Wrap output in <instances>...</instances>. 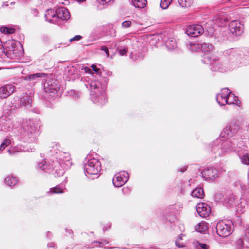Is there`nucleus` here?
<instances>
[{
	"instance_id": "f257e3e1",
	"label": "nucleus",
	"mask_w": 249,
	"mask_h": 249,
	"mask_svg": "<svg viewBox=\"0 0 249 249\" xmlns=\"http://www.w3.org/2000/svg\"><path fill=\"white\" fill-rule=\"evenodd\" d=\"M59 156H56V160H42L38 163V168L48 173L53 174L55 177H60L64 173V164L67 166L71 165L70 155L68 153L59 152Z\"/></svg>"
},
{
	"instance_id": "f03ea898",
	"label": "nucleus",
	"mask_w": 249,
	"mask_h": 249,
	"mask_svg": "<svg viewBox=\"0 0 249 249\" xmlns=\"http://www.w3.org/2000/svg\"><path fill=\"white\" fill-rule=\"evenodd\" d=\"M39 127L38 121L24 120L18 130V140L27 143L35 142L39 134Z\"/></svg>"
},
{
	"instance_id": "7ed1b4c3",
	"label": "nucleus",
	"mask_w": 249,
	"mask_h": 249,
	"mask_svg": "<svg viewBox=\"0 0 249 249\" xmlns=\"http://www.w3.org/2000/svg\"><path fill=\"white\" fill-rule=\"evenodd\" d=\"M85 85L90 90L91 99L94 104L101 106L106 104L107 101L106 92L99 80L88 81Z\"/></svg>"
},
{
	"instance_id": "20e7f679",
	"label": "nucleus",
	"mask_w": 249,
	"mask_h": 249,
	"mask_svg": "<svg viewBox=\"0 0 249 249\" xmlns=\"http://www.w3.org/2000/svg\"><path fill=\"white\" fill-rule=\"evenodd\" d=\"M237 146V142L235 141L216 139L211 143L210 148L216 158L218 156H224L231 151L235 150Z\"/></svg>"
},
{
	"instance_id": "39448f33",
	"label": "nucleus",
	"mask_w": 249,
	"mask_h": 249,
	"mask_svg": "<svg viewBox=\"0 0 249 249\" xmlns=\"http://www.w3.org/2000/svg\"><path fill=\"white\" fill-rule=\"evenodd\" d=\"M46 21L48 22L60 25L63 21H66L70 18V14L67 9L64 7H59L56 10L48 9L45 14Z\"/></svg>"
},
{
	"instance_id": "423d86ee",
	"label": "nucleus",
	"mask_w": 249,
	"mask_h": 249,
	"mask_svg": "<svg viewBox=\"0 0 249 249\" xmlns=\"http://www.w3.org/2000/svg\"><path fill=\"white\" fill-rule=\"evenodd\" d=\"M242 129V123L237 118L232 119L221 133L223 138L232 137L237 134Z\"/></svg>"
},
{
	"instance_id": "0eeeda50",
	"label": "nucleus",
	"mask_w": 249,
	"mask_h": 249,
	"mask_svg": "<svg viewBox=\"0 0 249 249\" xmlns=\"http://www.w3.org/2000/svg\"><path fill=\"white\" fill-rule=\"evenodd\" d=\"M224 56L232 63L235 67L238 66L241 63H244L245 57L243 52L238 49H229L224 51Z\"/></svg>"
},
{
	"instance_id": "6e6552de",
	"label": "nucleus",
	"mask_w": 249,
	"mask_h": 249,
	"mask_svg": "<svg viewBox=\"0 0 249 249\" xmlns=\"http://www.w3.org/2000/svg\"><path fill=\"white\" fill-rule=\"evenodd\" d=\"M85 175H97L101 170V163L98 159L92 158L84 163L83 167Z\"/></svg>"
},
{
	"instance_id": "1a4fd4ad",
	"label": "nucleus",
	"mask_w": 249,
	"mask_h": 249,
	"mask_svg": "<svg viewBox=\"0 0 249 249\" xmlns=\"http://www.w3.org/2000/svg\"><path fill=\"white\" fill-rule=\"evenodd\" d=\"M233 229V225L232 221L228 219L219 221L216 226L217 234L223 237L230 235L232 233Z\"/></svg>"
},
{
	"instance_id": "9d476101",
	"label": "nucleus",
	"mask_w": 249,
	"mask_h": 249,
	"mask_svg": "<svg viewBox=\"0 0 249 249\" xmlns=\"http://www.w3.org/2000/svg\"><path fill=\"white\" fill-rule=\"evenodd\" d=\"M42 85L45 92L48 93L50 96L54 97L59 96L60 88L57 80L48 78L43 80Z\"/></svg>"
},
{
	"instance_id": "9b49d317",
	"label": "nucleus",
	"mask_w": 249,
	"mask_h": 249,
	"mask_svg": "<svg viewBox=\"0 0 249 249\" xmlns=\"http://www.w3.org/2000/svg\"><path fill=\"white\" fill-rule=\"evenodd\" d=\"M32 99L31 96L26 93H22L14 97L12 105L16 108L23 107L27 109L32 106Z\"/></svg>"
},
{
	"instance_id": "f8f14e48",
	"label": "nucleus",
	"mask_w": 249,
	"mask_h": 249,
	"mask_svg": "<svg viewBox=\"0 0 249 249\" xmlns=\"http://www.w3.org/2000/svg\"><path fill=\"white\" fill-rule=\"evenodd\" d=\"M201 61L204 64H210L211 69L213 71H221L222 70V64L219 61V60L210 53L204 54Z\"/></svg>"
},
{
	"instance_id": "ddd939ff",
	"label": "nucleus",
	"mask_w": 249,
	"mask_h": 249,
	"mask_svg": "<svg viewBox=\"0 0 249 249\" xmlns=\"http://www.w3.org/2000/svg\"><path fill=\"white\" fill-rule=\"evenodd\" d=\"M187 48L192 51H197L200 50L202 52H209L213 49V46L210 43H195L193 42H189L186 44Z\"/></svg>"
},
{
	"instance_id": "4468645a",
	"label": "nucleus",
	"mask_w": 249,
	"mask_h": 249,
	"mask_svg": "<svg viewBox=\"0 0 249 249\" xmlns=\"http://www.w3.org/2000/svg\"><path fill=\"white\" fill-rule=\"evenodd\" d=\"M245 241L249 244V226L245 230L244 233L234 241L233 244L234 249H244L245 248H249V245L246 244Z\"/></svg>"
},
{
	"instance_id": "2eb2a0df",
	"label": "nucleus",
	"mask_w": 249,
	"mask_h": 249,
	"mask_svg": "<svg viewBox=\"0 0 249 249\" xmlns=\"http://www.w3.org/2000/svg\"><path fill=\"white\" fill-rule=\"evenodd\" d=\"M244 24L240 21L233 20L229 24L230 32L235 36H240L244 32Z\"/></svg>"
},
{
	"instance_id": "dca6fc26",
	"label": "nucleus",
	"mask_w": 249,
	"mask_h": 249,
	"mask_svg": "<svg viewBox=\"0 0 249 249\" xmlns=\"http://www.w3.org/2000/svg\"><path fill=\"white\" fill-rule=\"evenodd\" d=\"M128 174L123 171L116 174L112 179L113 185L116 187H120L124 185L128 180Z\"/></svg>"
},
{
	"instance_id": "f3484780",
	"label": "nucleus",
	"mask_w": 249,
	"mask_h": 249,
	"mask_svg": "<svg viewBox=\"0 0 249 249\" xmlns=\"http://www.w3.org/2000/svg\"><path fill=\"white\" fill-rule=\"evenodd\" d=\"M204 31V28L201 25L195 24L188 26L185 32L188 36L192 37H196L202 35Z\"/></svg>"
},
{
	"instance_id": "a211bd4d",
	"label": "nucleus",
	"mask_w": 249,
	"mask_h": 249,
	"mask_svg": "<svg viewBox=\"0 0 249 249\" xmlns=\"http://www.w3.org/2000/svg\"><path fill=\"white\" fill-rule=\"evenodd\" d=\"M249 206V195H243L237 203L236 209L238 213H244Z\"/></svg>"
},
{
	"instance_id": "6ab92c4d",
	"label": "nucleus",
	"mask_w": 249,
	"mask_h": 249,
	"mask_svg": "<svg viewBox=\"0 0 249 249\" xmlns=\"http://www.w3.org/2000/svg\"><path fill=\"white\" fill-rule=\"evenodd\" d=\"M202 177L205 180H213L219 176V173L217 169L213 167H207L205 168L201 172Z\"/></svg>"
},
{
	"instance_id": "aec40b11",
	"label": "nucleus",
	"mask_w": 249,
	"mask_h": 249,
	"mask_svg": "<svg viewBox=\"0 0 249 249\" xmlns=\"http://www.w3.org/2000/svg\"><path fill=\"white\" fill-rule=\"evenodd\" d=\"M16 89L15 86L7 84L0 87V100L6 99L10 96Z\"/></svg>"
},
{
	"instance_id": "412c9836",
	"label": "nucleus",
	"mask_w": 249,
	"mask_h": 249,
	"mask_svg": "<svg viewBox=\"0 0 249 249\" xmlns=\"http://www.w3.org/2000/svg\"><path fill=\"white\" fill-rule=\"evenodd\" d=\"M196 210L199 215L203 218L208 216L211 213V208L207 204L205 203H198Z\"/></svg>"
},
{
	"instance_id": "4be33fe9",
	"label": "nucleus",
	"mask_w": 249,
	"mask_h": 249,
	"mask_svg": "<svg viewBox=\"0 0 249 249\" xmlns=\"http://www.w3.org/2000/svg\"><path fill=\"white\" fill-rule=\"evenodd\" d=\"M230 93H231V91L228 88L222 89L221 92L216 95V100L217 103L221 106L226 105L227 104V99Z\"/></svg>"
},
{
	"instance_id": "5701e85b",
	"label": "nucleus",
	"mask_w": 249,
	"mask_h": 249,
	"mask_svg": "<svg viewBox=\"0 0 249 249\" xmlns=\"http://www.w3.org/2000/svg\"><path fill=\"white\" fill-rule=\"evenodd\" d=\"M130 42V39H126L115 43V46L120 55H124L126 54L127 52V48L125 46L128 45Z\"/></svg>"
},
{
	"instance_id": "b1692460",
	"label": "nucleus",
	"mask_w": 249,
	"mask_h": 249,
	"mask_svg": "<svg viewBox=\"0 0 249 249\" xmlns=\"http://www.w3.org/2000/svg\"><path fill=\"white\" fill-rule=\"evenodd\" d=\"M238 202V197L233 194L227 195L224 198V202L226 205L229 207L236 206Z\"/></svg>"
},
{
	"instance_id": "393cba45",
	"label": "nucleus",
	"mask_w": 249,
	"mask_h": 249,
	"mask_svg": "<svg viewBox=\"0 0 249 249\" xmlns=\"http://www.w3.org/2000/svg\"><path fill=\"white\" fill-rule=\"evenodd\" d=\"M233 186L235 191H238L241 193H243L249 189L248 185L246 186L241 180L235 181L233 183Z\"/></svg>"
},
{
	"instance_id": "a878e982",
	"label": "nucleus",
	"mask_w": 249,
	"mask_h": 249,
	"mask_svg": "<svg viewBox=\"0 0 249 249\" xmlns=\"http://www.w3.org/2000/svg\"><path fill=\"white\" fill-rule=\"evenodd\" d=\"M46 74L44 73H36L30 74L24 77V79L25 80H28L35 83L37 82L39 78L43 77L46 76Z\"/></svg>"
},
{
	"instance_id": "bb28decb",
	"label": "nucleus",
	"mask_w": 249,
	"mask_h": 249,
	"mask_svg": "<svg viewBox=\"0 0 249 249\" xmlns=\"http://www.w3.org/2000/svg\"><path fill=\"white\" fill-rule=\"evenodd\" d=\"M227 104L228 105H235L239 107L241 104L240 101L238 99V97L236 96L231 91V93L228 95L227 99Z\"/></svg>"
},
{
	"instance_id": "cd10ccee",
	"label": "nucleus",
	"mask_w": 249,
	"mask_h": 249,
	"mask_svg": "<svg viewBox=\"0 0 249 249\" xmlns=\"http://www.w3.org/2000/svg\"><path fill=\"white\" fill-rule=\"evenodd\" d=\"M65 189V184L64 183H60L56 185L55 187L51 188L50 191L48 192V194H61L63 192V190Z\"/></svg>"
},
{
	"instance_id": "c85d7f7f",
	"label": "nucleus",
	"mask_w": 249,
	"mask_h": 249,
	"mask_svg": "<svg viewBox=\"0 0 249 249\" xmlns=\"http://www.w3.org/2000/svg\"><path fill=\"white\" fill-rule=\"evenodd\" d=\"M165 45L169 50H174L177 47L176 40L173 37H169L166 40Z\"/></svg>"
},
{
	"instance_id": "c756f323",
	"label": "nucleus",
	"mask_w": 249,
	"mask_h": 249,
	"mask_svg": "<svg viewBox=\"0 0 249 249\" xmlns=\"http://www.w3.org/2000/svg\"><path fill=\"white\" fill-rule=\"evenodd\" d=\"M8 46H6V51L9 54H17L18 53V49L15 43L11 41L9 42Z\"/></svg>"
},
{
	"instance_id": "7c9ffc66",
	"label": "nucleus",
	"mask_w": 249,
	"mask_h": 249,
	"mask_svg": "<svg viewBox=\"0 0 249 249\" xmlns=\"http://www.w3.org/2000/svg\"><path fill=\"white\" fill-rule=\"evenodd\" d=\"M192 196L198 198H202L204 196V192L203 189L201 187L196 188L192 193Z\"/></svg>"
},
{
	"instance_id": "2f4dec72",
	"label": "nucleus",
	"mask_w": 249,
	"mask_h": 249,
	"mask_svg": "<svg viewBox=\"0 0 249 249\" xmlns=\"http://www.w3.org/2000/svg\"><path fill=\"white\" fill-rule=\"evenodd\" d=\"M211 25V23H207L205 26L206 32L207 33V35L210 36H214L216 28V25H213V27H209V25Z\"/></svg>"
},
{
	"instance_id": "473e14b6",
	"label": "nucleus",
	"mask_w": 249,
	"mask_h": 249,
	"mask_svg": "<svg viewBox=\"0 0 249 249\" xmlns=\"http://www.w3.org/2000/svg\"><path fill=\"white\" fill-rule=\"evenodd\" d=\"M208 229L207 223L205 222H201L195 227L196 231L201 233L205 232Z\"/></svg>"
},
{
	"instance_id": "72a5a7b5",
	"label": "nucleus",
	"mask_w": 249,
	"mask_h": 249,
	"mask_svg": "<svg viewBox=\"0 0 249 249\" xmlns=\"http://www.w3.org/2000/svg\"><path fill=\"white\" fill-rule=\"evenodd\" d=\"M26 151V150L25 149V147L21 145H17L16 146L14 147L13 148L8 150L9 153L11 155H14L17 152Z\"/></svg>"
},
{
	"instance_id": "f704fd0d",
	"label": "nucleus",
	"mask_w": 249,
	"mask_h": 249,
	"mask_svg": "<svg viewBox=\"0 0 249 249\" xmlns=\"http://www.w3.org/2000/svg\"><path fill=\"white\" fill-rule=\"evenodd\" d=\"M132 2L133 5L137 8H142L144 7L147 3L146 0H132Z\"/></svg>"
},
{
	"instance_id": "c9c22d12",
	"label": "nucleus",
	"mask_w": 249,
	"mask_h": 249,
	"mask_svg": "<svg viewBox=\"0 0 249 249\" xmlns=\"http://www.w3.org/2000/svg\"><path fill=\"white\" fill-rule=\"evenodd\" d=\"M18 182V179L16 178L13 177H7L5 178V183L9 186H13Z\"/></svg>"
},
{
	"instance_id": "e433bc0d",
	"label": "nucleus",
	"mask_w": 249,
	"mask_h": 249,
	"mask_svg": "<svg viewBox=\"0 0 249 249\" xmlns=\"http://www.w3.org/2000/svg\"><path fill=\"white\" fill-rule=\"evenodd\" d=\"M194 0H178L179 4L182 7H189L192 5Z\"/></svg>"
},
{
	"instance_id": "4c0bfd02",
	"label": "nucleus",
	"mask_w": 249,
	"mask_h": 249,
	"mask_svg": "<svg viewBox=\"0 0 249 249\" xmlns=\"http://www.w3.org/2000/svg\"><path fill=\"white\" fill-rule=\"evenodd\" d=\"M171 2L172 0H161L160 6L162 9H166L168 7Z\"/></svg>"
},
{
	"instance_id": "58836bf2",
	"label": "nucleus",
	"mask_w": 249,
	"mask_h": 249,
	"mask_svg": "<svg viewBox=\"0 0 249 249\" xmlns=\"http://www.w3.org/2000/svg\"><path fill=\"white\" fill-rule=\"evenodd\" d=\"M11 143V141L10 139H5L3 140V141L2 142L0 145V151H2L5 148L8 146Z\"/></svg>"
},
{
	"instance_id": "ea45409f",
	"label": "nucleus",
	"mask_w": 249,
	"mask_h": 249,
	"mask_svg": "<svg viewBox=\"0 0 249 249\" xmlns=\"http://www.w3.org/2000/svg\"><path fill=\"white\" fill-rule=\"evenodd\" d=\"M15 31L14 29L7 27H1L0 28V32L4 34H12L15 32Z\"/></svg>"
},
{
	"instance_id": "a19ab883",
	"label": "nucleus",
	"mask_w": 249,
	"mask_h": 249,
	"mask_svg": "<svg viewBox=\"0 0 249 249\" xmlns=\"http://www.w3.org/2000/svg\"><path fill=\"white\" fill-rule=\"evenodd\" d=\"M196 249H210V247L207 244L197 242L196 244Z\"/></svg>"
},
{
	"instance_id": "79ce46f5",
	"label": "nucleus",
	"mask_w": 249,
	"mask_h": 249,
	"mask_svg": "<svg viewBox=\"0 0 249 249\" xmlns=\"http://www.w3.org/2000/svg\"><path fill=\"white\" fill-rule=\"evenodd\" d=\"M69 95L73 99H76L79 98L80 93L78 91L71 90L68 92Z\"/></svg>"
},
{
	"instance_id": "37998d69",
	"label": "nucleus",
	"mask_w": 249,
	"mask_h": 249,
	"mask_svg": "<svg viewBox=\"0 0 249 249\" xmlns=\"http://www.w3.org/2000/svg\"><path fill=\"white\" fill-rule=\"evenodd\" d=\"M243 163L247 165L249 164V153L244 154L241 158Z\"/></svg>"
},
{
	"instance_id": "c03bdc74",
	"label": "nucleus",
	"mask_w": 249,
	"mask_h": 249,
	"mask_svg": "<svg viewBox=\"0 0 249 249\" xmlns=\"http://www.w3.org/2000/svg\"><path fill=\"white\" fill-rule=\"evenodd\" d=\"M91 68H92V70L94 71V73L93 74H95L96 76L101 77V71L99 68H98L96 65H92Z\"/></svg>"
},
{
	"instance_id": "a18cd8bd",
	"label": "nucleus",
	"mask_w": 249,
	"mask_h": 249,
	"mask_svg": "<svg viewBox=\"0 0 249 249\" xmlns=\"http://www.w3.org/2000/svg\"><path fill=\"white\" fill-rule=\"evenodd\" d=\"M132 22L130 20H125L122 22V26L124 28H128L131 27Z\"/></svg>"
},
{
	"instance_id": "49530a36",
	"label": "nucleus",
	"mask_w": 249,
	"mask_h": 249,
	"mask_svg": "<svg viewBox=\"0 0 249 249\" xmlns=\"http://www.w3.org/2000/svg\"><path fill=\"white\" fill-rule=\"evenodd\" d=\"M130 58L134 61H136L138 60L139 58H141L140 54H137L136 53L134 54L133 53H131L130 55Z\"/></svg>"
},
{
	"instance_id": "de8ad7c7",
	"label": "nucleus",
	"mask_w": 249,
	"mask_h": 249,
	"mask_svg": "<svg viewBox=\"0 0 249 249\" xmlns=\"http://www.w3.org/2000/svg\"><path fill=\"white\" fill-rule=\"evenodd\" d=\"M31 14L35 17H36L38 16L39 12L38 10L35 8H32L30 10Z\"/></svg>"
},
{
	"instance_id": "09e8293b",
	"label": "nucleus",
	"mask_w": 249,
	"mask_h": 249,
	"mask_svg": "<svg viewBox=\"0 0 249 249\" xmlns=\"http://www.w3.org/2000/svg\"><path fill=\"white\" fill-rule=\"evenodd\" d=\"M82 38V36L80 35H76L72 38L70 39V42L74 41H79Z\"/></svg>"
},
{
	"instance_id": "8fccbe9b",
	"label": "nucleus",
	"mask_w": 249,
	"mask_h": 249,
	"mask_svg": "<svg viewBox=\"0 0 249 249\" xmlns=\"http://www.w3.org/2000/svg\"><path fill=\"white\" fill-rule=\"evenodd\" d=\"M101 50L102 51H104L106 53L107 57L109 56V54L108 49L107 46H102L101 48Z\"/></svg>"
},
{
	"instance_id": "3c124183",
	"label": "nucleus",
	"mask_w": 249,
	"mask_h": 249,
	"mask_svg": "<svg viewBox=\"0 0 249 249\" xmlns=\"http://www.w3.org/2000/svg\"><path fill=\"white\" fill-rule=\"evenodd\" d=\"M122 190L123 194H128L131 191L130 189L128 187H124Z\"/></svg>"
},
{
	"instance_id": "603ef678",
	"label": "nucleus",
	"mask_w": 249,
	"mask_h": 249,
	"mask_svg": "<svg viewBox=\"0 0 249 249\" xmlns=\"http://www.w3.org/2000/svg\"><path fill=\"white\" fill-rule=\"evenodd\" d=\"M176 245L178 248H182V247H184L183 243H180L179 242V241H178V240H176Z\"/></svg>"
},
{
	"instance_id": "864d4df0",
	"label": "nucleus",
	"mask_w": 249,
	"mask_h": 249,
	"mask_svg": "<svg viewBox=\"0 0 249 249\" xmlns=\"http://www.w3.org/2000/svg\"><path fill=\"white\" fill-rule=\"evenodd\" d=\"M48 248H54L55 247V244L54 243H50L47 245Z\"/></svg>"
},
{
	"instance_id": "5fc2aeb1",
	"label": "nucleus",
	"mask_w": 249,
	"mask_h": 249,
	"mask_svg": "<svg viewBox=\"0 0 249 249\" xmlns=\"http://www.w3.org/2000/svg\"><path fill=\"white\" fill-rule=\"evenodd\" d=\"M96 243H97V241L95 242ZM98 243L99 244H103V245H106V244H107L108 242H107L106 240H103V241H101L100 242H98Z\"/></svg>"
},
{
	"instance_id": "6e6d98bb",
	"label": "nucleus",
	"mask_w": 249,
	"mask_h": 249,
	"mask_svg": "<svg viewBox=\"0 0 249 249\" xmlns=\"http://www.w3.org/2000/svg\"><path fill=\"white\" fill-rule=\"evenodd\" d=\"M65 231L69 234H72V233H73L72 231L71 230V229H69L66 228L65 229Z\"/></svg>"
},
{
	"instance_id": "4d7b16f0",
	"label": "nucleus",
	"mask_w": 249,
	"mask_h": 249,
	"mask_svg": "<svg viewBox=\"0 0 249 249\" xmlns=\"http://www.w3.org/2000/svg\"><path fill=\"white\" fill-rule=\"evenodd\" d=\"M110 226H111L110 225H109L108 227H107L106 226H104L103 228V231H105L107 230L108 229H109L110 228Z\"/></svg>"
},
{
	"instance_id": "13d9d810",
	"label": "nucleus",
	"mask_w": 249,
	"mask_h": 249,
	"mask_svg": "<svg viewBox=\"0 0 249 249\" xmlns=\"http://www.w3.org/2000/svg\"><path fill=\"white\" fill-rule=\"evenodd\" d=\"M186 170V167H183L182 169H180L179 171L180 172L183 173V172H185Z\"/></svg>"
},
{
	"instance_id": "bf43d9fd",
	"label": "nucleus",
	"mask_w": 249,
	"mask_h": 249,
	"mask_svg": "<svg viewBox=\"0 0 249 249\" xmlns=\"http://www.w3.org/2000/svg\"><path fill=\"white\" fill-rule=\"evenodd\" d=\"M76 1H77L79 3L83 2L84 1H85L86 0H75Z\"/></svg>"
},
{
	"instance_id": "052dcab7",
	"label": "nucleus",
	"mask_w": 249,
	"mask_h": 249,
	"mask_svg": "<svg viewBox=\"0 0 249 249\" xmlns=\"http://www.w3.org/2000/svg\"><path fill=\"white\" fill-rule=\"evenodd\" d=\"M248 179H249V181H248V188H249V173H248Z\"/></svg>"
},
{
	"instance_id": "680f3d73",
	"label": "nucleus",
	"mask_w": 249,
	"mask_h": 249,
	"mask_svg": "<svg viewBox=\"0 0 249 249\" xmlns=\"http://www.w3.org/2000/svg\"><path fill=\"white\" fill-rule=\"evenodd\" d=\"M213 25H216V27L219 26V25H217V24H215V23ZM220 26H221V25H220Z\"/></svg>"
},
{
	"instance_id": "e2e57ef3",
	"label": "nucleus",
	"mask_w": 249,
	"mask_h": 249,
	"mask_svg": "<svg viewBox=\"0 0 249 249\" xmlns=\"http://www.w3.org/2000/svg\"><path fill=\"white\" fill-rule=\"evenodd\" d=\"M178 239H181V235H179L178 236Z\"/></svg>"
},
{
	"instance_id": "0e129e2a",
	"label": "nucleus",
	"mask_w": 249,
	"mask_h": 249,
	"mask_svg": "<svg viewBox=\"0 0 249 249\" xmlns=\"http://www.w3.org/2000/svg\"><path fill=\"white\" fill-rule=\"evenodd\" d=\"M90 159V158H87V159H86V160H85V162H86V161H87V160L88 161V159Z\"/></svg>"
},
{
	"instance_id": "69168bd1",
	"label": "nucleus",
	"mask_w": 249,
	"mask_h": 249,
	"mask_svg": "<svg viewBox=\"0 0 249 249\" xmlns=\"http://www.w3.org/2000/svg\"><path fill=\"white\" fill-rule=\"evenodd\" d=\"M50 233V232L49 231H48V233H47V236H48L49 235V234Z\"/></svg>"
},
{
	"instance_id": "338daca9",
	"label": "nucleus",
	"mask_w": 249,
	"mask_h": 249,
	"mask_svg": "<svg viewBox=\"0 0 249 249\" xmlns=\"http://www.w3.org/2000/svg\"><path fill=\"white\" fill-rule=\"evenodd\" d=\"M248 226H249V225Z\"/></svg>"
}]
</instances>
